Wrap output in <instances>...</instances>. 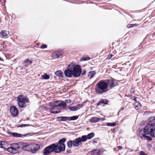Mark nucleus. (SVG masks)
<instances>
[{"mask_svg": "<svg viewBox=\"0 0 155 155\" xmlns=\"http://www.w3.org/2000/svg\"><path fill=\"white\" fill-rule=\"evenodd\" d=\"M65 149V146L64 143L52 144L45 147L44 150V155H48L51 153L54 152L56 153H59Z\"/></svg>", "mask_w": 155, "mask_h": 155, "instance_id": "1", "label": "nucleus"}, {"mask_svg": "<svg viewBox=\"0 0 155 155\" xmlns=\"http://www.w3.org/2000/svg\"><path fill=\"white\" fill-rule=\"evenodd\" d=\"M81 73V69L80 66L76 65L72 66L64 71V74L68 77H71L72 76L75 77L79 76Z\"/></svg>", "mask_w": 155, "mask_h": 155, "instance_id": "2", "label": "nucleus"}, {"mask_svg": "<svg viewBox=\"0 0 155 155\" xmlns=\"http://www.w3.org/2000/svg\"><path fill=\"white\" fill-rule=\"evenodd\" d=\"M150 130H146L145 128H144L143 130L140 129L138 132V136L140 138H143L144 139H147L148 140H151L152 138L148 136L145 135H146L149 134L153 137H155V128H151Z\"/></svg>", "mask_w": 155, "mask_h": 155, "instance_id": "3", "label": "nucleus"}, {"mask_svg": "<svg viewBox=\"0 0 155 155\" xmlns=\"http://www.w3.org/2000/svg\"><path fill=\"white\" fill-rule=\"evenodd\" d=\"M109 90L108 89V84L106 81L104 80L99 81L95 86V91L99 94H102Z\"/></svg>", "mask_w": 155, "mask_h": 155, "instance_id": "4", "label": "nucleus"}, {"mask_svg": "<svg viewBox=\"0 0 155 155\" xmlns=\"http://www.w3.org/2000/svg\"><path fill=\"white\" fill-rule=\"evenodd\" d=\"M28 100L22 95H19L17 97V104L20 108L26 107V103L28 101Z\"/></svg>", "mask_w": 155, "mask_h": 155, "instance_id": "5", "label": "nucleus"}, {"mask_svg": "<svg viewBox=\"0 0 155 155\" xmlns=\"http://www.w3.org/2000/svg\"><path fill=\"white\" fill-rule=\"evenodd\" d=\"M87 140V137L86 135L83 136L81 137L77 138L73 140V146L75 147H78L81 144L82 142H85Z\"/></svg>", "mask_w": 155, "mask_h": 155, "instance_id": "6", "label": "nucleus"}, {"mask_svg": "<svg viewBox=\"0 0 155 155\" xmlns=\"http://www.w3.org/2000/svg\"><path fill=\"white\" fill-rule=\"evenodd\" d=\"M50 106H53L57 107H58L62 106L63 108L65 109L67 105L65 102L61 101H55L52 102H50L49 103Z\"/></svg>", "mask_w": 155, "mask_h": 155, "instance_id": "7", "label": "nucleus"}, {"mask_svg": "<svg viewBox=\"0 0 155 155\" xmlns=\"http://www.w3.org/2000/svg\"><path fill=\"white\" fill-rule=\"evenodd\" d=\"M153 127H155V117H151L149 118L148 124L144 128H145L146 130H150L151 128Z\"/></svg>", "mask_w": 155, "mask_h": 155, "instance_id": "8", "label": "nucleus"}, {"mask_svg": "<svg viewBox=\"0 0 155 155\" xmlns=\"http://www.w3.org/2000/svg\"><path fill=\"white\" fill-rule=\"evenodd\" d=\"M19 149L18 145L17 143H13L7 149V150L10 153L15 154L18 152V150Z\"/></svg>", "mask_w": 155, "mask_h": 155, "instance_id": "9", "label": "nucleus"}, {"mask_svg": "<svg viewBox=\"0 0 155 155\" xmlns=\"http://www.w3.org/2000/svg\"><path fill=\"white\" fill-rule=\"evenodd\" d=\"M10 112L12 115L14 116H17L18 114V111L17 108L14 106L11 107Z\"/></svg>", "mask_w": 155, "mask_h": 155, "instance_id": "10", "label": "nucleus"}, {"mask_svg": "<svg viewBox=\"0 0 155 155\" xmlns=\"http://www.w3.org/2000/svg\"><path fill=\"white\" fill-rule=\"evenodd\" d=\"M40 145L39 144L35 143L31 144V151L33 153H35L38 151Z\"/></svg>", "mask_w": 155, "mask_h": 155, "instance_id": "11", "label": "nucleus"}, {"mask_svg": "<svg viewBox=\"0 0 155 155\" xmlns=\"http://www.w3.org/2000/svg\"><path fill=\"white\" fill-rule=\"evenodd\" d=\"M50 106L52 107L49 109V110L51 113L57 114L61 111V109L59 107L53 106Z\"/></svg>", "mask_w": 155, "mask_h": 155, "instance_id": "12", "label": "nucleus"}, {"mask_svg": "<svg viewBox=\"0 0 155 155\" xmlns=\"http://www.w3.org/2000/svg\"><path fill=\"white\" fill-rule=\"evenodd\" d=\"M21 144L22 146V148L24 150L28 151H30L31 150V144H28L24 143H22Z\"/></svg>", "mask_w": 155, "mask_h": 155, "instance_id": "13", "label": "nucleus"}, {"mask_svg": "<svg viewBox=\"0 0 155 155\" xmlns=\"http://www.w3.org/2000/svg\"><path fill=\"white\" fill-rule=\"evenodd\" d=\"M108 84V89H111L115 87V85L114 84V81L113 79L108 80L106 81Z\"/></svg>", "mask_w": 155, "mask_h": 155, "instance_id": "14", "label": "nucleus"}, {"mask_svg": "<svg viewBox=\"0 0 155 155\" xmlns=\"http://www.w3.org/2000/svg\"><path fill=\"white\" fill-rule=\"evenodd\" d=\"M83 107L81 104H78L75 106L70 107L69 109L71 111H75L78 110Z\"/></svg>", "mask_w": 155, "mask_h": 155, "instance_id": "15", "label": "nucleus"}, {"mask_svg": "<svg viewBox=\"0 0 155 155\" xmlns=\"http://www.w3.org/2000/svg\"><path fill=\"white\" fill-rule=\"evenodd\" d=\"M9 34V32L6 30L2 31L0 32V36L4 38H8Z\"/></svg>", "mask_w": 155, "mask_h": 155, "instance_id": "16", "label": "nucleus"}, {"mask_svg": "<svg viewBox=\"0 0 155 155\" xmlns=\"http://www.w3.org/2000/svg\"><path fill=\"white\" fill-rule=\"evenodd\" d=\"M134 100L135 101L134 104L135 109L137 110L139 109L140 108L141 106L140 103L139 102L136 101V98H134Z\"/></svg>", "mask_w": 155, "mask_h": 155, "instance_id": "17", "label": "nucleus"}, {"mask_svg": "<svg viewBox=\"0 0 155 155\" xmlns=\"http://www.w3.org/2000/svg\"><path fill=\"white\" fill-rule=\"evenodd\" d=\"M101 152L98 149H95L91 152V155H100Z\"/></svg>", "mask_w": 155, "mask_h": 155, "instance_id": "18", "label": "nucleus"}, {"mask_svg": "<svg viewBox=\"0 0 155 155\" xmlns=\"http://www.w3.org/2000/svg\"><path fill=\"white\" fill-rule=\"evenodd\" d=\"M101 120V118L97 117H94L90 120V122L92 123H96Z\"/></svg>", "mask_w": 155, "mask_h": 155, "instance_id": "19", "label": "nucleus"}, {"mask_svg": "<svg viewBox=\"0 0 155 155\" xmlns=\"http://www.w3.org/2000/svg\"><path fill=\"white\" fill-rule=\"evenodd\" d=\"M96 73V72L95 71L89 72L88 74V76L90 78H91L94 76Z\"/></svg>", "mask_w": 155, "mask_h": 155, "instance_id": "20", "label": "nucleus"}, {"mask_svg": "<svg viewBox=\"0 0 155 155\" xmlns=\"http://www.w3.org/2000/svg\"><path fill=\"white\" fill-rule=\"evenodd\" d=\"M10 135L15 137H22V135L21 134L16 133H11Z\"/></svg>", "mask_w": 155, "mask_h": 155, "instance_id": "21", "label": "nucleus"}, {"mask_svg": "<svg viewBox=\"0 0 155 155\" xmlns=\"http://www.w3.org/2000/svg\"><path fill=\"white\" fill-rule=\"evenodd\" d=\"M107 104V100L105 99H101V101H99L97 104V106L99 105H100L103 104Z\"/></svg>", "mask_w": 155, "mask_h": 155, "instance_id": "22", "label": "nucleus"}, {"mask_svg": "<svg viewBox=\"0 0 155 155\" xmlns=\"http://www.w3.org/2000/svg\"><path fill=\"white\" fill-rule=\"evenodd\" d=\"M60 56V54L57 53L56 52L53 53L51 55L52 57L54 59H55L58 58Z\"/></svg>", "mask_w": 155, "mask_h": 155, "instance_id": "23", "label": "nucleus"}, {"mask_svg": "<svg viewBox=\"0 0 155 155\" xmlns=\"http://www.w3.org/2000/svg\"><path fill=\"white\" fill-rule=\"evenodd\" d=\"M58 118H60V120L61 121H66L67 120H70V117H58Z\"/></svg>", "mask_w": 155, "mask_h": 155, "instance_id": "24", "label": "nucleus"}, {"mask_svg": "<svg viewBox=\"0 0 155 155\" xmlns=\"http://www.w3.org/2000/svg\"><path fill=\"white\" fill-rule=\"evenodd\" d=\"M55 75L58 77H62L63 76V74L61 71H58L55 72Z\"/></svg>", "mask_w": 155, "mask_h": 155, "instance_id": "25", "label": "nucleus"}, {"mask_svg": "<svg viewBox=\"0 0 155 155\" xmlns=\"http://www.w3.org/2000/svg\"><path fill=\"white\" fill-rule=\"evenodd\" d=\"M67 145L68 147L69 148H71L72 146L73 145V141L72 140H70L67 142Z\"/></svg>", "mask_w": 155, "mask_h": 155, "instance_id": "26", "label": "nucleus"}, {"mask_svg": "<svg viewBox=\"0 0 155 155\" xmlns=\"http://www.w3.org/2000/svg\"><path fill=\"white\" fill-rule=\"evenodd\" d=\"M94 136V134L93 133H91L88 134L87 137V139H90L92 138Z\"/></svg>", "mask_w": 155, "mask_h": 155, "instance_id": "27", "label": "nucleus"}, {"mask_svg": "<svg viewBox=\"0 0 155 155\" xmlns=\"http://www.w3.org/2000/svg\"><path fill=\"white\" fill-rule=\"evenodd\" d=\"M41 77L42 78L44 79H48L50 78L49 76L46 73L42 75Z\"/></svg>", "mask_w": 155, "mask_h": 155, "instance_id": "28", "label": "nucleus"}, {"mask_svg": "<svg viewBox=\"0 0 155 155\" xmlns=\"http://www.w3.org/2000/svg\"><path fill=\"white\" fill-rule=\"evenodd\" d=\"M116 125V124L115 122L113 123H107V125L108 126H115Z\"/></svg>", "mask_w": 155, "mask_h": 155, "instance_id": "29", "label": "nucleus"}, {"mask_svg": "<svg viewBox=\"0 0 155 155\" xmlns=\"http://www.w3.org/2000/svg\"><path fill=\"white\" fill-rule=\"evenodd\" d=\"M90 59V58L89 57H84L82 58L81 59V61H85L87 60H89Z\"/></svg>", "mask_w": 155, "mask_h": 155, "instance_id": "30", "label": "nucleus"}, {"mask_svg": "<svg viewBox=\"0 0 155 155\" xmlns=\"http://www.w3.org/2000/svg\"><path fill=\"white\" fill-rule=\"evenodd\" d=\"M78 118V116H72L71 117H70V120H76Z\"/></svg>", "mask_w": 155, "mask_h": 155, "instance_id": "31", "label": "nucleus"}, {"mask_svg": "<svg viewBox=\"0 0 155 155\" xmlns=\"http://www.w3.org/2000/svg\"><path fill=\"white\" fill-rule=\"evenodd\" d=\"M65 141V139L64 138L61 140H60L58 142V143H64V142Z\"/></svg>", "mask_w": 155, "mask_h": 155, "instance_id": "32", "label": "nucleus"}, {"mask_svg": "<svg viewBox=\"0 0 155 155\" xmlns=\"http://www.w3.org/2000/svg\"><path fill=\"white\" fill-rule=\"evenodd\" d=\"M137 24H132L130 25H128L127 26V27L128 28H130L131 27H133L134 26H137Z\"/></svg>", "mask_w": 155, "mask_h": 155, "instance_id": "33", "label": "nucleus"}, {"mask_svg": "<svg viewBox=\"0 0 155 155\" xmlns=\"http://www.w3.org/2000/svg\"><path fill=\"white\" fill-rule=\"evenodd\" d=\"M24 63H27V62H29V63H30V64H32V61H31L29 60V59H25V60H24Z\"/></svg>", "mask_w": 155, "mask_h": 155, "instance_id": "34", "label": "nucleus"}, {"mask_svg": "<svg viewBox=\"0 0 155 155\" xmlns=\"http://www.w3.org/2000/svg\"><path fill=\"white\" fill-rule=\"evenodd\" d=\"M47 47V46L46 45H45V44L42 45L41 46V48H43V49L46 48Z\"/></svg>", "mask_w": 155, "mask_h": 155, "instance_id": "35", "label": "nucleus"}, {"mask_svg": "<svg viewBox=\"0 0 155 155\" xmlns=\"http://www.w3.org/2000/svg\"><path fill=\"white\" fill-rule=\"evenodd\" d=\"M140 155H147V154L145 153L143 151H141L140 153Z\"/></svg>", "mask_w": 155, "mask_h": 155, "instance_id": "36", "label": "nucleus"}, {"mask_svg": "<svg viewBox=\"0 0 155 155\" xmlns=\"http://www.w3.org/2000/svg\"><path fill=\"white\" fill-rule=\"evenodd\" d=\"M113 55L112 54H110L109 55H108L107 57V59L109 60L110 59L112 56Z\"/></svg>", "mask_w": 155, "mask_h": 155, "instance_id": "37", "label": "nucleus"}, {"mask_svg": "<svg viewBox=\"0 0 155 155\" xmlns=\"http://www.w3.org/2000/svg\"><path fill=\"white\" fill-rule=\"evenodd\" d=\"M65 101L66 102L68 103H70L71 102V101L70 100H65Z\"/></svg>", "mask_w": 155, "mask_h": 155, "instance_id": "38", "label": "nucleus"}, {"mask_svg": "<svg viewBox=\"0 0 155 155\" xmlns=\"http://www.w3.org/2000/svg\"><path fill=\"white\" fill-rule=\"evenodd\" d=\"M25 125H26L25 124H21L20 125H19L18 127H25Z\"/></svg>", "mask_w": 155, "mask_h": 155, "instance_id": "39", "label": "nucleus"}, {"mask_svg": "<svg viewBox=\"0 0 155 155\" xmlns=\"http://www.w3.org/2000/svg\"><path fill=\"white\" fill-rule=\"evenodd\" d=\"M93 143L94 144H96L97 143V142L94 140L93 141Z\"/></svg>", "mask_w": 155, "mask_h": 155, "instance_id": "40", "label": "nucleus"}, {"mask_svg": "<svg viewBox=\"0 0 155 155\" xmlns=\"http://www.w3.org/2000/svg\"><path fill=\"white\" fill-rule=\"evenodd\" d=\"M118 148L119 149V150H120L121 149H122V147L121 146H118Z\"/></svg>", "mask_w": 155, "mask_h": 155, "instance_id": "41", "label": "nucleus"}, {"mask_svg": "<svg viewBox=\"0 0 155 155\" xmlns=\"http://www.w3.org/2000/svg\"><path fill=\"white\" fill-rule=\"evenodd\" d=\"M0 61H4L3 59L1 57H0Z\"/></svg>", "mask_w": 155, "mask_h": 155, "instance_id": "42", "label": "nucleus"}, {"mask_svg": "<svg viewBox=\"0 0 155 155\" xmlns=\"http://www.w3.org/2000/svg\"><path fill=\"white\" fill-rule=\"evenodd\" d=\"M3 147L2 146V145L0 143V148H2Z\"/></svg>", "mask_w": 155, "mask_h": 155, "instance_id": "43", "label": "nucleus"}, {"mask_svg": "<svg viewBox=\"0 0 155 155\" xmlns=\"http://www.w3.org/2000/svg\"><path fill=\"white\" fill-rule=\"evenodd\" d=\"M85 71H84L83 72V73H82V74H85Z\"/></svg>", "mask_w": 155, "mask_h": 155, "instance_id": "44", "label": "nucleus"}, {"mask_svg": "<svg viewBox=\"0 0 155 155\" xmlns=\"http://www.w3.org/2000/svg\"><path fill=\"white\" fill-rule=\"evenodd\" d=\"M102 119V120H104V119Z\"/></svg>", "mask_w": 155, "mask_h": 155, "instance_id": "45", "label": "nucleus"}, {"mask_svg": "<svg viewBox=\"0 0 155 155\" xmlns=\"http://www.w3.org/2000/svg\"><path fill=\"white\" fill-rule=\"evenodd\" d=\"M26 135H27V134H25V136H26Z\"/></svg>", "mask_w": 155, "mask_h": 155, "instance_id": "46", "label": "nucleus"}]
</instances>
